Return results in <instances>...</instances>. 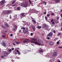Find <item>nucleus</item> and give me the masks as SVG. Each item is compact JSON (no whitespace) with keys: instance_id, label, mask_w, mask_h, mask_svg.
Masks as SVG:
<instances>
[{"instance_id":"72a5a7b5","label":"nucleus","mask_w":62,"mask_h":62,"mask_svg":"<svg viewBox=\"0 0 62 62\" xmlns=\"http://www.w3.org/2000/svg\"><path fill=\"white\" fill-rule=\"evenodd\" d=\"M23 52L24 54L25 53V50H23Z\"/></svg>"},{"instance_id":"473e14b6","label":"nucleus","mask_w":62,"mask_h":62,"mask_svg":"<svg viewBox=\"0 0 62 62\" xmlns=\"http://www.w3.org/2000/svg\"><path fill=\"white\" fill-rule=\"evenodd\" d=\"M15 28H17V26H16V25H15Z\"/></svg>"},{"instance_id":"9d476101","label":"nucleus","mask_w":62,"mask_h":62,"mask_svg":"<svg viewBox=\"0 0 62 62\" xmlns=\"http://www.w3.org/2000/svg\"><path fill=\"white\" fill-rule=\"evenodd\" d=\"M28 42V41L27 40H24L23 41V42L24 43H26V42Z\"/></svg>"},{"instance_id":"bb28decb","label":"nucleus","mask_w":62,"mask_h":62,"mask_svg":"<svg viewBox=\"0 0 62 62\" xmlns=\"http://www.w3.org/2000/svg\"><path fill=\"white\" fill-rule=\"evenodd\" d=\"M25 28H26L25 30L28 31V28L27 27H26Z\"/></svg>"},{"instance_id":"c756f323","label":"nucleus","mask_w":62,"mask_h":62,"mask_svg":"<svg viewBox=\"0 0 62 62\" xmlns=\"http://www.w3.org/2000/svg\"><path fill=\"white\" fill-rule=\"evenodd\" d=\"M2 37H3V38H6V36H5L4 35H3L2 36Z\"/></svg>"},{"instance_id":"e433bc0d","label":"nucleus","mask_w":62,"mask_h":62,"mask_svg":"<svg viewBox=\"0 0 62 62\" xmlns=\"http://www.w3.org/2000/svg\"><path fill=\"white\" fill-rule=\"evenodd\" d=\"M42 36H44L45 34H44V33H42Z\"/></svg>"},{"instance_id":"69168bd1","label":"nucleus","mask_w":62,"mask_h":62,"mask_svg":"<svg viewBox=\"0 0 62 62\" xmlns=\"http://www.w3.org/2000/svg\"><path fill=\"white\" fill-rule=\"evenodd\" d=\"M37 28H38L39 29V26H38L37 27Z\"/></svg>"},{"instance_id":"1a4fd4ad","label":"nucleus","mask_w":62,"mask_h":62,"mask_svg":"<svg viewBox=\"0 0 62 62\" xmlns=\"http://www.w3.org/2000/svg\"><path fill=\"white\" fill-rule=\"evenodd\" d=\"M52 35V33L51 32H50L48 34L47 36H49V37H50V36H51Z\"/></svg>"},{"instance_id":"ea45409f","label":"nucleus","mask_w":62,"mask_h":62,"mask_svg":"<svg viewBox=\"0 0 62 62\" xmlns=\"http://www.w3.org/2000/svg\"><path fill=\"white\" fill-rule=\"evenodd\" d=\"M50 15H49V14H47V16H48V17H49V16H50Z\"/></svg>"},{"instance_id":"37998d69","label":"nucleus","mask_w":62,"mask_h":62,"mask_svg":"<svg viewBox=\"0 0 62 62\" xmlns=\"http://www.w3.org/2000/svg\"><path fill=\"white\" fill-rule=\"evenodd\" d=\"M33 33H31V36H33Z\"/></svg>"},{"instance_id":"412c9836","label":"nucleus","mask_w":62,"mask_h":62,"mask_svg":"<svg viewBox=\"0 0 62 62\" xmlns=\"http://www.w3.org/2000/svg\"><path fill=\"white\" fill-rule=\"evenodd\" d=\"M43 3H45L44 5H46V4H47L46 2H45V1H43Z\"/></svg>"},{"instance_id":"0e129e2a","label":"nucleus","mask_w":62,"mask_h":62,"mask_svg":"<svg viewBox=\"0 0 62 62\" xmlns=\"http://www.w3.org/2000/svg\"><path fill=\"white\" fill-rule=\"evenodd\" d=\"M41 26H39V29H41Z\"/></svg>"},{"instance_id":"4be33fe9","label":"nucleus","mask_w":62,"mask_h":62,"mask_svg":"<svg viewBox=\"0 0 62 62\" xmlns=\"http://www.w3.org/2000/svg\"><path fill=\"white\" fill-rule=\"evenodd\" d=\"M17 5L16 4H14L12 5V7H15V6H17Z\"/></svg>"},{"instance_id":"393cba45","label":"nucleus","mask_w":62,"mask_h":62,"mask_svg":"<svg viewBox=\"0 0 62 62\" xmlns=\"http://www.w3.org/2000/svg\"><path fill=\"white\" fill-rule=\"evenodd\" d=\"M16 2V1H15V0L14 1L12 2V4H14Z\"/></svg>"},{"instance_id":"5701e85b","label":"nucleus","mask_w":62,"mask_h":62,"mask_svg":"<svg viewBox=\"0 0 62 62\" xmlns=\"http://www.w3.org/2000/svg\"><path fill=\"white\" fill-rule=\"evenodd\" d=\"M57 62H61L60 61L59 59H58L57 61Z\"/></svg>"},{"instance_id":"3c124183","label":"nucleus","mask_w":62,"mask_h":62,"mask_svg":"<svg viewBox=\"0 0 62 62\" xmlns=\"http://www.w3.org/2000/svg\"><path fill=\"white\" fill-rule=\"evenodd\" d=\"M59 48H62V46H60L59 47Z\"/></svg>"},{"instance_id":"7ed1b4c3","label":"nucleus","mask_w":62,"mask_h":62,"mask_svg":"<svg viewBox=\"0 0 62 62\" xmlns=\"http://www.w3.org/2000/svg\"><path fill=\"white\" fill-rule=\"evenodd\" d=\"M10 12L11 11L10 10H8L4 12L3 13V14H4L3 16H4V15H5V14H7L8 15L10 13Z\"/></svg>"},{"instance_id":"774afa93","label":"nucleus","mask_w":62,"mask_h":62,"mask_svg":"<svg viewBox=\"0 0 62 62\" xmlns=\"http://www.w3.org/2000/svg\"><path fill=\"white\" fill-rule=\"evenodd\" d=\"M61 31H62V28H61Z\"/></svg>"},{"instance_id":"f704fd0d","label":"nucleus","mask_w":62,"mask_h":62,"mask_svg":"<svg viewBox=\"0 0 62 62\" xmlns=\"http://www.w3.org/2000/svg\"><path fill=\"white\" fill-rule=\"evenodd\" d=\"M12 51V50H11V49H10L9 50L8 52H10Z\"/></svg>"},{"instance_id":"58836bf2","label":"nucleus","mask_w":62,"mask_h":62,"mask_svg":"<svg viewBox=\"0 0 62 62\" xmlns=\"http://www.w3.org/2000/svg\"><path fill=\"white\" fill-rule=\"evenodd\" d=\"M16 43L17 44H19V42H16Z\"/></svg>"},{"instance_id":"680f3d73","label":"nucleus","mask_w":62,"mask_h":62,"mask_svg":"<svg viewBox=\"0 0 62 62\" xmlns=\"http://www.w3.org/2000/svg\"><path fill=\"white\" fill-rule=\"evenodd\" d=\"M1 57L2 58H3L4 57L3 56H1Z\"/></svg>"},{"instance_id":"9b49d317","label":"nucleus","mask_w":62,"mask_h":62,"mask_svg":"<svg viewBox=\"0 0 62 62\" xmlns=\"http://www.w3.org/2000/svg\"><path fill=\"white\" fill-rule=\"evenodd\" d=\"M54 0L55 3H58L60 1V0Z\"/></svg>"},{"instance_id":"423d86ee","label":"nucleus","mask_w":62,"mask_h":62,"mask_svg":"<svg viewBox=\"0 0 62 62\" xmlns=\"http://www.w3.org/2000/svg\"><path fill=\"white\" fill-rule=\"evenodd\" d=\"M43 42L42 41H41L40 39H39V45H43V46L44 45H43Z\"/></svg>"},{"instance_id":"6e6d98bb","label":"nucleus","mask_w":62,"mask_h":62,"mask_svg":"<svg viewBox=\"0 0 62 62\" xmlns=\"http://www.w3.org/2000/svg\"><path fill=\"white\" fill-rule=\"evenodd\" d=\"M52 24H54V21L53 22H52Z\"/></svg>"},{"instance_id":"79ce46f5","label":"nucleus","mask_w":62,"mask_h":62,"mask_svg":"<svg viewBox=\"0 0 62 62\" xmlns=\"http://www.w3.org/2000/svg\"><path fill=\"white\" fill-rule=\"evenodd\" d=\"M57 44H58V45L59 44V42L58 41L57 42Z\"/></svg>"},{"instance_id":"2eb2a0df","label":"nucleus","mask_w":62,"mask_h":62,"mask_svg":"<svg viewBox=\"0 0 62 62\" xmlns=\"http://www.w3.org/2000/svg\"><path fill=\"white\" fill-rule=\"evenodd\" d=\"M8 23H6L5 24V25L7 27H8Z\"/></svg>"},{"instance_id":"49530a36","label":"nucleus","mask_w":62,"mask_h":62,"mask_svg":"<svg viewBox=\"0 0 62 62\" xmlns=\"http://www.w3.org/2000/svg\"><path fill=\"white\" fill-rule=\"evenodd\" d=\"M13 44L15 46V45H16L15 44V43H13Z\"/></svg>"},{"instance_id":"6e6552de","label":"nucleus","mask_w":62,"mask_h":62,"mask_svg":"<svg viewBox=\"0 0 62 62\" xmlns=\"http://www.w3.org/2000/svg\"><path fill=\"white\" fill-rule=\"evenodd\" d=\"M43 26H44V27L47 30H48V26L46 24H43Z\"/></svg>"},{"instance_id":"cd10ccee","label":"nucleus","mask_w":62,"mask_h":62,"mask_svg":"<svg viewBox=\"0 0 62 62\" xmlns=\"http://www.w3.org/2000/svg\"><path fill=\"white\" fill-rule=\"evenodd\" d=\"M61 35V33L60 32H59L58 34H57V35L59 36Z\"/></svg>"},{"instance_id":"09e8293b","label":"nucleus","mask_w":62,"mask_h":62,"mask_svg":"<svg viewBox=\"0 0 62 62\" xmlns=\"http://www.w3.org/2000/svg\"><path fill=\"white\" fill-rule=\"evenodd\" d=\"M44 14L46 15V11L45 12H44Z\"/></svg>"},{"instance_id":"13d9d810","label":"nucleus","mask_w":62,"mask_h":62,"mask_svg":"<svg viewBox=\"0 0 62 62\" xmlns=\"http://www.w3.org/2000/svg\"><path fill=\"white\" fill-rule=\"evenodd\" d=\"M5 54H7V55L8 54V53H6Z\"/></svg>"},{"instance_id":"7c9ffc66","label":"nucleus","mask_w":62,"mask_h":62,"mask_svg":"<svg viewBox=\"0 0 62 62\" xmlns=\"http://www.w3.org/2000/svg\"><path fill=\"white\" fill-rule=\"evenodd\" d=\"M18 32H19V33H21V32H22V30H19L18 31Z\"/></svg>"},{"instance_id":"c85d7f7f","label":"nucleus","mask_w":62,"mask_h":62,"mask_svg":"<svg viewBox=\"0 0 62 62\" xmlns=\"http://www.w3.org/2000/svg\"><path fill=\"white\" fill-rule=\"evenodd\" d=\"M17 8V10H20V7H18Z\"/></svg>"},{"instance_id":"c9c22d12","label":"nucleus","mask_w":62,"mask_h":62,"mask_svg":"<svg viewBox=\"0 0 62 62\" xmlns=\"http://www.w3.org/2000/svg\"><path fill=\"white\" fill-rule=\"evenodd\" d=\"M54 13H52L51 14V15H52V16H54Z\"/></svg>"},{"instance_id":"f3484780","label":"nucleus","mask_w":62,"mask_h":62,"mask_svg":"<svg viewBox=\"0 0 62 62\" xmlns=\"http://www.w3.org/2000/svg\"><path fill=\"white\" fill-rule=\"evenodd\" d=\"M1 27L2 28H7L6 26H4L3 25H1Z\"/></svg>"},{"instance_id":"a878e982","label":"nucleus","mask_w":62,"mask_h":62,"mask_svg":"<svg viewBox=\"0 0 62 62\" xmlns=\"http://www.w3.org/2000/svg\"><path fill=\"white\" fill-rule=\"evenodd\" d=\"M45 18L46 19V20H48V19L47 18V17H46V16H45Z\"/></svg>"},{"instance_id":"5fc2aeb1","label":"nucleus","mask_w":62,"mask_h":62,"mask_svg":"<svg viewBox=\"0 0 62 62\" xmlns=\"http://www.w3.org/2000/svg\"><path fill=\"white\" fill-rule=\"evenodd\" d=\"M6 54H5V55H3L4 56V57H6Z\"/></svg>"},{"instance_id":"e2e57ef3","label":"nucleus","mask_w":62,"mask_h":62,"mask_svg":"<svg viewBox=\"0 0 62 62\" xmlns=\"http://www.w3.org/2000/svg\"><path fill=\"white\" fill-rule=\"evenodd\" d=\"M15 54H17V52H16L15 53Z\"/></svg>"},{"instance_id":"a19ab883","label":"nucleus","mask_w":62,"mask_h":62,"mask_svg":"<svg viewBox=\"0 0 62 62\" xmlns=\"http://www.w3.org/2000/svg\"><path fill=\"white\" fill-rule=\"evenodd\" d=\"M54 20L53 19H52L51 20V22H53V21H54Z\"/></svg>"},{"instance_id":"8fccbe9b","label":"nucleus","mask_w":62,"mask_h":62,"mask_svg":"<svg viewBox=\"0 0 62 62\" xmlns=\"http://www.w3.org/2000/svg\"><path fill=\"white\" fill-rule=\"evenodd\" d=\"M10 36H11V37H12V36H13V34H11Z\"/></svg>"},{"instance_id":"b1692460","label":"nucleus","mask_w":62,"mask_h":62,"mask_svg":"<svg viewBox=\"0 0 62 62\" xmlns=\"http://www.w3.org/2000/svg\"><path fill=\"white\" fill-rule=\"evenodd\" d=\"M14 41H15V42H17V39H14Z\"/></svg>"},{"instance_id":"4d7b16f0","label":"nucleus","mask_w":62,"mask_h":62,"mask_svg":"<svg viewBox=\"0 0 62 62\" xmlns=\"http://www.w3.org/2000/svg\"><path fill=\"white\" fill-rule=\"evenodd\" d=\"M58 23H59V22H56V23L58 24Z\"/></svg>"},{"instance_id":"052dcab7","label":"nucleus","mask_w":62,"mask_h":62,"mask_svg":"<svg viewBox=\"0 0 62 62\" xmlns=\"http://www.w3.org/2000/svg\"><path fill=\"white\" fill-rule=\"evenodd\" d=\"M16 49H17V50H19V48H17Z\"/></svg>"},{"instance_id":"603ef678","label":"nucleus","mask_w":62,"mask_h":62,"mask_svg":"<svg viewBox=\"0 0 62 62\" xmlns=\"http://www.w3.org/2000/svg\"><path fill=\"white\" fill-rule=\"evenodd\" d=\"M13 30H14V31H16V29H15V28H14L13 29Z\"/></svg>"},{"instance_id":"a18cd8bd","label":"nucleus","mask_w":62,"mask_h":62,"mask_svg":"<svg viewBox=\"0 0 62 62\" xmlns=\"http://www.w3.org/2000/svg\"><path fill=\"white\" fill-rule=\"evenodd\" d=\"M53 31L54 32V33H55L56 32L55 30H54V31Z\"/></svg>"},{"instance_id":"dca6fc26","label":"nucleus","mask_w":62,"mask_h":62,"mask_svg":"<svg viewBox=\"0 0 62 62\" xmlns=\"http://www.w3.org/2000/svg\"><path fill=\"white\" fill-rule=\"evenodd\" d=\"M23 32L24 33H26V32H28V31H27L26 30H25L23 31Z\"/></svg>"},{"instance_id":"ddd939ff","label":"nucleus","mask_w":62,"mask_h":62,"mask_svg":"<svg viewBox=\"0 0 62 62\" xmlns=\"http://www.w3.org/2000/svg\"><path fill=\"white\" fill-rule=\"evenodd\" d=\"M49 44L50 45H54V43H53L52 42H49Z\"/></svg>"},{"instance_id":"f257e3e1","label":"nucleus","mask_w":62,"mask_h":62,"mask_svg":"<svg viewBox=\"0 0 62 62\" xmlns=\"http://www.w3.org/2000/svg\"><path fill=\"white\" fill-rule=\"evenodd\" d=\"M37 39H31V42L34 43L35 44H38L39 45V43H38L37 42L35 41H37Z\"/></svg>"},{"instance_id":"a211bd4d","label":"nucleus","mask_w":62,"mask_h":62,"mask_svg":"<svg viewBox=\"0 0 62 62\" xmlns=\"http://www.w3.org/2000/svg\"><path fill=\"white\" fill-rule=\"evenodd\" d=\"M32 28L33 29L34 31H35V27L33 26H32Z\"/></svg>"},{"instance_id":"4468645a","label":"nucleus","mask_w":62,"mask_h":62,"mask_svg":"<svg viewBox=\"0 0 62 62\" xmlns=\"http://www.w3.org/2000/svg\"><path fill=\"white\" fill-rule=\"evenodd\" d=\"M32 21L33 22V23H34L35 24H36V21L34 20H32Z\"/></svg>"},{"instance_id":"39448f33","label":"nucleus","mask_w":62,"mask_h":62,"mask_svg":"<svg viewBox=\"0 0 62 62\" xmlns=\"http://www.w3.org/2000/svg\"><path fill=\"white\" fill-rule=\"evenodd\" d=\"M6 2V1L5 0H2L0 2V4L1 5H3Z\"/></svg>"},{"instance_id":"bf43d9fd","label":"nucleus","mask_w":62,"mask_h":62,"mask_svg":"<svg viewBox=\"0 0 62 62\" xmlns=\"http://www.w3.org/2000/svg\"><path fill=\"white\" fill-rule=\"evenodd\" d=\"M61 17H62V14H61Z\"/></svg>"},{"instance_id":"0eeeda50","label":"nucleus","mask_w":62,"mask_h":62,"mask_svg":"<svg viewBox=\"0 0 62 62\" xmlns=\"http://www.w3.org/2000/svg\"><path fill=\"white\" fill-rule=\"evenodd\" d=\"M57 53L56 52H55L53 53L52 55V56L53 57H55V56H57Z\"/></svg>"},{"instance_id":"2f4dec72","label":"nucleus","mask_w":62,"mask_h":62,"mask_svg":"<svg viewBox=\"0 0 62 62\" xmlns=\"http://www.w3.org/2000/svg\"><path fill=\"white\" fill-rule=\"evenodd\" d=\"M29 1V2L30 3V4H31V0H28Z\"/></svg>"},{"instance_id":"20e7f679","label":"nucleus","mask_w":62,"mask_h":62,"mask_svg":"<svg viewBox=\"0 0 62 62\" xmlns=\"http://www.w3.org/2000/svg\"><path fill=\"white\" fill-rule=\"evenodd\" d=\"M28 3L27 2H26L24 3L23 5V6L25 8H26L27 7H28Z\"/></svg>"},{"instance_id":"4c0bfd02","label":"nucleus","mask_w":62,"mask_h":62,"mask_svg":"<svg viewBox=\"0 0 62 62\" xmlns=\"http://www.w3.org/2000/svg\"><path fill=\"white\" fill-rule=\"evenodd\" d=\"M59 16H58L56 18V19H59Z\"/></svg>"},{"instance_id":"aec40b11","label":"nucleus","mask_w":62,"mask_h":62,"mask_svg":"<svg viewBox=\"0 0 62 62\" xmlns=\"http://www.w3.org/2000/svg\"><path fill=\"white\" fill-rule=\"evenodd\" d=\"M43 50H40L39 51V52H43Z\"/></svg>"},{"instance_id":"338daca9","label":"nucleus","mask_w":62,"mask_h":62,"mask_svg":"<svg viewBox=\"0 0 62 62\" xmlns=\"http://www.w3.org/2000/svg\"><path fill=\"white\" fill-rule=\"evenodd\" d=\"M21 29H23V27H22L21 28Z\"/></svg>"},{"instance_id":"864d4df0","label":"nucleus","mask_w":62,"mask_h":62,"mask_svg":"<svg viewBox=\"0 0 62 62\" xmlns=\"http://www.w3.org/2000/svg\"><path fill=\"white\" fill-rule=\"evenodd\" d=\"M14 48H12V49H11L13 51V50H14Z\"/></svg>"},{"instance_id":"f03ea898","label":"nucleus","mask_w":62,"mask_h":62,"mask_svg":"<svg viewBox=\"0 0 62 62\" xmlns=\"http://www.w3.org/2000/svg\"><path fill=\"white\" fill-rule=\"evenodd\" d=\"M25 17L24 13H22L20 15L18 16V17L19 19H22Z\"/></svg>"},{"instance_id":"f8f14e48","label":"nucleus","mask_w":62,"mask_h":62,"mask_svg":"<svg viewBox=\"0 0 62 62\" xmlns=\"http://www.w3.org/2000/svg\"><path fill=\"white\" fill-rule=\"evenodd\" d=\"M16 52L17 53V54H19V55L21 54V53H20V51H19L17 49H16Z\"/></svg>"},{"instance_id":"c03bdc74","label":"nucleus","mask_w":62,"mask_h":62,"mask_svg":"<svg viewBox=\"0 0 62 62\" xmlns=\"http://www.w3.org/2000/svg\"><path fill=\"white\" fill-rule=\"evenodd\" d=\"M25 27H23V30H25Z\"/></svg>"},{"instance_id":"6ab92c4d","label":"nucleus","mask_w":62,"mask_h":62,"mask_svg":"<svg viewBox=\"0 0 62 62\" xmlns=\"http://www.w3.org/2000/svg\"><path fill=\"white\" fill-rule=\"evenodd\" d=\"M2 44H3V46H4V47H6V44H5V43H3Z\"/></svg>"},{"instance_id":"de8ad7c7","label":"nucleus","mask_w":62,"mask_h":62,"mask_svg":"<svg viewBox=\"0 0 62 62\" xmlns=\"http://www.w3.org/2000/svg\"><path fill=\"white\" fill-rule=\"evenodd\" d=\"M47 39H50V37H47Z\"/></svg>"}]
</instances>
